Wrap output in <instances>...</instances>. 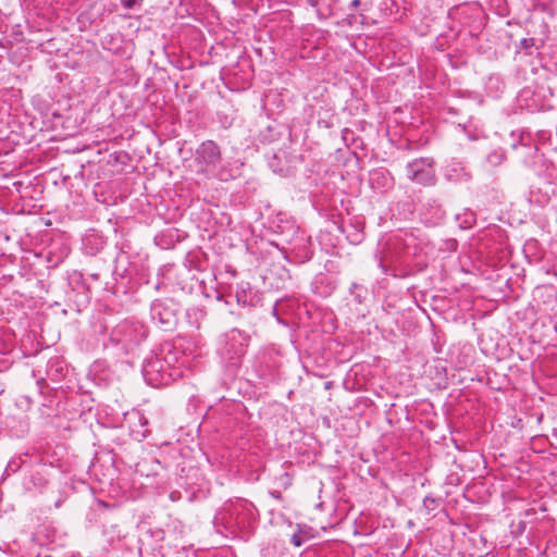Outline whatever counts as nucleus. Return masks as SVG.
<instances>
[{
	"instance_id": "f257e3e1",
	"label": "nucleus",
	"mask_w": 557,
	"mask_h": 557,
	"mask_svg": "<svg viewBox=\"0 0 557 557\" xmlns=\"http://www.w3.org/2000/svg\"><path fill=\"white\" fill-rule=\"evenodd\" d=\"M176 357L170 351L164 356H152L143 366V375L152 387L168 386L183 374L182 367L175 366Z\"/></svg>"
},
{
	"instance_id": "f03ea898",
	"label": "nucleus",
	"mask_w": 557,
	"mask_h": 557,
	"mask_svg": "<svg viewBox=\"0 0 557 557\" xmlns=\"http://www.w3.org/2000/svg\"><path fill=\"white\" fill-rule=\"evenodd\" d=\"M225 521L226 529L231 531H243L249 528L253 519V506L247 500H236L224 507L221 518Z\"/></svg>"
},
{
	"instance_id": "7ed1b4c3",
	"label": "nucleus",
	"mask_w": 557,
	"mask_h": 557,
	"mask_svg": "<svg viewBox=\"0 0 557 557\" xmlns=\"http://www.w3.org/2000/svg\"><path fill=\"white\" fill-rule=\"evenodd\" d=\"M407 178L423 186H432L436 182L435 162L433 158H417L406 165Z\"/></svg>"
},
{
	"instance_id": "20e7f679",
	"label": "nucleus",
	"mask_w": 557,
	"mask_h": 557,
	"mask_svg": "<svg viewBox=\"0 0 557 557\" xmlns=\"http://www.w3.org/2000/svg\"><path fill=\"white\" fill-rule=\"evenodd\" d=\"M239 332L232 331L227 336L224 346L221 348V356L230 364H236L245 354V347L239 341Z\"/></svg>"
},
{
	"instance_id": "39448f33",
	"label": "nucleus",
	"mask_w": 557,
	"mask_h": 557,
	"mask_svg": "<svg viewBox=\"0 0 557 557\" xmlns=\"http://www.w3.org/2000/svg\"><path fill=\"white\" fill-rule=\"evenodd\" d=\"M197 157L207 165L215 168L221 162L220 147L213 140H206L197 149Z\"/></svg>"
},
{
	"instance_id": "423d86ee",
	"label": "nucleus",
	"mask_w": 557,
	"mask_h": 557,
	"mask_svg": "<svg viewBox=\"0 0 557 557\" xmlns=\"http://www.w3.org/2000/svg\"><path fill=\"white\" fill-rule=\"evenodd\" d=\"M446 176L449 181L461 182L469 181L471 173L463 162L453 160L446 168Z\"/></svg>"
},
{
	"instance_id": "0eeeda50",
	"label": "nucleus",
	"mask_w": 557,
	"mask_h": 557,
	"mask_svg": "<svg viewBox=\"0 0 557 557\" xmlns=\"http://www.w3.org/2000/svg\"><path fill=\"white\" fill-rule=\"evenodd\" d=\"M151 317L163 325L171 326L175 322V314L168 309L162 301H156L151 306Z\"/></svg>"
},
{
	"instance_id": "6e6552de",
	"label": "nucleus",
	"mask_w": 557,
	"mask_h": 557,
	"mask_svg": "<svg viewBox=\"0 0 557 557\" xmlns=\"http://www.w3.org/2000/svg\"><path fill=\"white\" fill-rule=\"evenodd\" d=\"M456 221L462 230H468L475 224L476 214L470 209H465L461 213L456 215Z\"/></svg>"
},
{
	"instance_id": "1a4fd4ad",
	"label": "nucleus",
	"mask_w": 557,
	"mask_h": 557,
	"mask_svg": "<svg viewBox=\"0 0 557 557\" xmlns=\"http://www.w3.org/2000/svg\"><path fill=\"white\" fill-rule=\"evenodd\" d=\"M370 183L372 187H387L389 185L388 172L376 170L371 173Z\"/></svg>"
},
{
	"instance_id": "9d476101",
	"label": "nucleus",
	"mask_w": 557,
	"mask_h": 557,
	"mask_svg": "<svg viewBox=\"0 0 557 557\" xmlns=\"http://www.w3.org/2000/svg\"><path fill=\"white\" fill-rule=\"evenodd\" d=\"M236 300L239 306H253V299L248 296L247 290L244 288L236 290Z\"/></svg>"
},
{
	"instance_id": "9b49d317",
	"label": "nucleus",
	"mask_w": 557,
	"mask_h": 557,
	"mask_svg": "<svg viewBox=\"0 0 557 557\" xmlns=\"http://www.w3.org/2000/svg\"><path fill=\"white\" fill-rule=\"evenodd\" d=\"M504 153L498 150H493L486 156V162L492 166H497L504 161Z\"/></svg>"
},
{
	"instance_id": "f8f14e48",
	"label": "nucleus",
	"mask_w": 557,
	"mask_h": 557,
	"mask_svg": "<svg viewBox=\"0 0 557 557\" xmlns=\"http://www.w3.org/2000/svg\"><path fill=\"white\" fill-rule=\"evenodd\" d=\"M350 294L354 295L358 304H361L364 299V295L367 294V289L357 283H352L350 286Z\"/></svg>"
},
{
	"instance_id": "ddd939ff",
	"label": "nucleus",
	"mask_w": 557,
	"mask_h": 557,
	"mask_svg": "<svg viewBox=\"0 0 557 557\" xmlns=\"http://www.w3.org/2000/svg\"><path fill=\"white\" fill-rule=\"evenodd\" d=\"M398 259V256H389L387 252H384V255L380 258V267L384 272H387L385 264L396 262Z\"/></svg>"
},
{
	"instance_id": "4468645a",
	"label": "nucleus",
	"mask_w": 557,
	"mask_h": 557,
	"mask_svg": "<svg viewBox=\"0 0 557 557\" xmlns=\"http://www.w3.org/2000/svg\"><path fill=\"white\" fill-rule=\"evenodd\" d=\"M306 541V536L302 534L301 530H298L295 532L290 537V543L296 546L300 547Z\"/></svg>"
},
{
	"instance_id": "2eb2a0df",
	"label": "nucleus",
	"mask_w": 557,
	"mask_h": 557,
	"mask_svg": "<svg viewBox=\"0 0 557 557\" xmlns=\"http://www.w3.org/2000/svg\"><path fill=\"white\" fill-rule=\"evenodd\" d=\"M435 503H436L435 499L433 497H430V496H426L423 499V505L428 509H434Z\"/></svg>"
},
{
	"instance_id": "dca6fc26",
	"label": "nucleus",
	"mask_w": 557,
	"mask_h": 557,
	"mask_svg": "<svg viewBox=\"0 0 557 557\" xmlns=\"http://www.w3.org/2000/svg\"><path fill=\"white\" fill-rule=\"evenodd\" d=\"M282 484L284 487H287L290 485V478L287 472H284L281 474Z\"/></svg>"
},
{
	"instance_id": "f3484780",
	"label": "nucleus",
	"mask_w": 557,
	"mask_h": 557,
	"mask_svg": "<svg viewBox=\"0 0 557 557\" xmlns=\"http://www.w3.org/2000/svg\"><path fill=\"white\" fill-rule=\"evenodd\" d=\"M400 244H401V243H400V240H399V239L394 238V239H392V240H389V242L387 243V246H388V247L393 246L394 248H398V247H400Z\"/></svg>"
},
{
	"instance_id": "a211bd4d",
	"label": "nucleus",
	"mask_w": 557,
	"mask_h": 557,
	"mask_svg": "<svg viewBox=\"0 0 557 557\" xmlns=\"http://www.w3.org/2000/svg\"><path fill=\"white\" fill-rule=\"evenodd\" d=\"M135 0H121V3L124 8H132L133 4H134Z\"/></svg>"
},
{
	"instance_id": "6ab92c4d",
	"label": "nucleus",
	"mask_w": 557,
	"mask_h": 557,
	"mask_svg": "<svg viewBox=\"0 0 557 557\" xmlns=\"http://www.w3.org/2000/svg\"><path fill=\"white\" fill-rule=\"evenodd\" d=\"M361 1L360 0H352L349 4V9L350 10H355L357 9L359 5H360Z\"/></svg>"
},
{
	"instance_id": "aec40b11",
	"label": "nucleus",
	"mask_w": 557,
	"mask_h": 557,
	"mask_svg": "<svg viewBox=\"0 0 557 557\" xmlns=\"http://www.w3.org/2000/svg\"><path fill=\"white\" fill-rule=\"evenodd\" d=\"M305 240H306V239L304 238V236L299 237V242H300V244H295L294 249H296V248H300V247L305 249V248H306V246H305Z\"/></svg>"
},
{
	"instance_id": "412c9836",
	"label": "nucleus",
	"mask_w": 557,
	"mask_h": 557,
	"mask_svg": "<svg viewBox=\"0 0 557 557\" xmlns=\"http://www.w3.org/2000/svg\"><path fill=\"white\" fill-rule=\"evenodd\" d=\"M320 0H307V3L312 7L317 8L319 5Z\"/></svg>"
},
{
	"instance_id": "4be33fe9",
	"label": "nucleus",
	"mask_w": 557,
	"mask_h": 557,
	"mask_svg": "<svg viewBox=\"0 0 557 557\" xmlns=\"http://www.w3.org/2000/svg\"><path fill=\"white\" fill-rule=\"evenodd\" d=\"M271 495L277 499H281V493L280 492H271Z\"/></svg>"
},
{
	"instance_id": "5701e85b",
	"label": "nucleus",
	"mask_w": 557,
	"mask_h": 557,
	"mask_svg": "<svg viewBox=\"0 0 557 557\" xmlns=\"http://www.w3.org/2000/svg\"><path fill=\"white\" fill-rule=\"evenodd\" d=\"M302 257H305L306 259H308V260H309V259L311 258V255H309L307 251H305V253H304V256H302Z\"/></svg>"
}]
</instances>
